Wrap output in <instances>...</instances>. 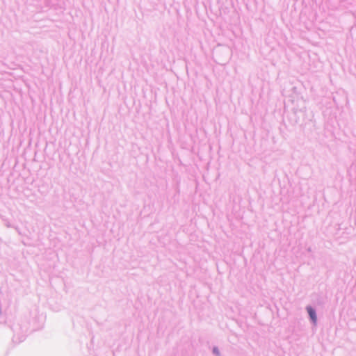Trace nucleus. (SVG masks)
Wrapping results in <instances>:
<instances>
[{"label": "nucleus", "instance_id": "nucleus-1", "mask_svg": "<svg viewBox=\"0 0 356 356\" xmlns=\"http://www.w3.org/2000/svg\"><path fill=\"white\" fill-rule=\"evenodd\" d=\"M307 312L310 316V318L313 321L314 323L316 322V316L315 311L310 307H307Z\"/></svg>", "mask_w": 356, "mask_h": 356}]
</instances>
